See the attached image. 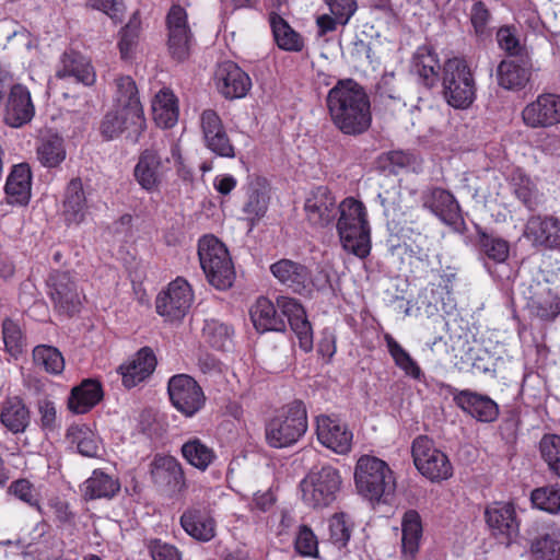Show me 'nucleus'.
<instances>
[{
  "label": "nucleus",
  "mask_w": 560,
  "mask_h": 560,
  "mask_svg": "<svg viewBox=\"0 0 560 560\" xmlns=\"http://www.w3.org/2000/svg\"><path fill=\"white\" fill-rule=\"evenodd\" d=\"M498 45L506 54L505 58L532 56V49L521 42L514 26H501L495 34Z\"/></svg>",
  "instance_id": "obj_52"
},
{
  "label": "nucleus",
  "mask_w": 560,
  "mask_h": 560,
  "mask_svg": "<svg viewBox=\"0 0 560 560\" xmlns=\"http://www.w3.org/2000/svg\"><path fill=\"white\" fill-rule=\"evenodd\" d=\"M86 5L104 12L115 22L121 21L125 11L121 0H88Z\"/></svg>",
  "instance_id": "obj_63"
},
{
  "label": "nucleus",
  "mask_w": 560,
  "mask_h": 560,
  "mask_svg": "<svg viewBox=\"0 0 560 560\" xmlns=\"http://www.w3.org/2000/svg\"><path fill=\"white\" fill-rule=\"evenodd\" d=\"M486 522L492 534L505 545L520 533V523L511 503H493L485 512Z\"/></svg>",
  "instance_id": "obj_25"
},
{
  "label": "nucleus",
  "mask_w": 560,
  "mask_h": 560,
  "mask_svg": "<svg viewBox=\"0 0 560 560\" xmlns=\"http://www.w3.org/2000/svg\"><path fill=\"white\" fill-rule=\"evenodd\" d=\"M306 430L305 405L301 400H294L266 424V440L271 447H288L296 443Z\"/></svg>",
  "instance_id": "obj_6"
},
{
  "label": "nucleus",
  "mask_w": 560,
  "mask_h": 560,
  "mask_svg": "<svg viewBox=\"0 0 560 560\" xmlns=\"http://www.w3.org/2000/svg\"><path fill=\"white\" fill-rule=\"evenodd\" d=\"M31 168L26 163L14 165L7 178L4 191L10 205L24 206L31 198Z\"/></svg>",
  "instance_id": "obj_35"
},
{
  "label": "nucleus",
  "mask_w": 560,
  "mask_h": 560,
  "mask_svg": "<svg viewBox=\"0 0 560 560\" xmlns=\"http://www.w3.org/2000/svg\"><path fill=\"white\" fill-rule=\"evenodd\" d=\"M530 560H560V526L536 521L526 529Z\"/></svg>",
  "instance_id": "obj_12"
},
{
  "label": "nucleus",
  "mask_w": 560,
  "mask_h": 560,
  "mask_svg": "<svg viewBox=\"0 0 560 560\" xmlns=\"http://www.w3.org/2000/svg\"><path fill=\"white\" fill-rule=\"evenodd\" d=\"M533 71L532 56L503 58L495 70L498 85L506 91H521L530 81Z\"/></svg>",
  "instance_id": "obj_18"
},
{
  "label": "nucleus",
  "mask_w": 560,
  "mask_h": 560,
  "mask_svg": "<svg viewBox=\"0 0 560 560\" xmlns=\"http://www.w3.org/2000/svg\"><path fill=\"white\" fill-rule=\"evenodd\" d=\"M443 97L456 109H467L476 100V80L467 61L451 58L445 61L442 74Z\"/></svg>",
  "instance_id": "obj_4"
},
{
  "label": "nucleus",
  "mask_w": 560,
  "mask_h": 560,
  "mask_svg": "<svg viewBox=\"0 0 560 560\" xmlns=\"http://www.w3.org/2000/svg\"><path fill=\"white\" fill-rule=\"evenodd\" d=\"M270 27L278 47L287 51H300L303 48L301 36L279 14L269 15Z\"/></svg>",
  "instance_id": "obj_45"
},
{
  "label": "nucleus",
  "mask_w": 560,
  "mask_h": 560,
  "mask_svg": "<svg viewBox=\"0 0 560 560\" xmlns=\"http://www.w3.org/2000/svg\"><path fill=\"white\" fill-rule=\"evenodd\" d=\"M173 406L187 417L198 412L205 404V395L199 384L189 375H174L167 386Z\"/></svg>",
  "instance_id": "obj_15"
},
{
  "label": "nucleus",
  "mask_w": 560,
  "mask_h": 560,
  "mask_svg": "<svg viewBox=\"0 0 560 560\" xmlns=\"http://www.w3.org/2000/svg\"><path fill=\"white\" fill-rule=\"evenodd\" d=\"M523 236L535 247L560 250V220L552 215H532L525 223Z\"/></svg>",
  "instance_id": "obj_20"
},
{
  "label": "nucleus",
  "mask_w": 560,
  "mask_h": 560,
  "mask_svg": "<svg viewBox=\"0 0 560 560\" xmlns=\"http://www.w3.org/2000/svg\"><path fill=\"white\" fill-rule=\"evenodd\" d=\"M529 312L542 320H553L560 314V296L546 281H532L525 292Z\"/></svg>",
  "instance_id": "obj_24"
},
{
  "label": "nucleus",
  "mask_w": 560,
  "mask_h": 560,
  "mask_svg": "<svg viewBox=\"0 0 560 560\" xmlns=\"http://www.w3.org/2000/svg\"><path fill=\"white\" fill-rule=\"evenodd\" d=\"M35 115L31 92L22 84H14L10 89L4 121L8 126L20 128L28 124Z\"/></svg>",
  "instance_id": "obj_30"
},
{
  "label": "nucleus",
  "mask_w": 560,
  "mask_h": 560,
  "mask_svg": "<svg viewBox=\"0 0 560 560\" xmlns=\"http://www.w3.org/2000/svg\"><path fill=\"white\" fill-rule=\"evenodd\" d=\"M192 300L194 294L189 283L183 278H177L158 295L155 308L168 320H179L189 311Z\"/></svg>",
  "instance_id": "obj_14"
},
{
  "label": "nucleus",
  "mask_w": 560,
  "mask_h": 560,
  "mask_svg": "<svg viewBox=\"0 0 560 560\" xmlns=\"http://www.w3.org/2000/svg\"><path fill=\"white\" fill-rule=\"evenodd\" d=\"M491 20V13L482 1H476L470 9V22L478 35H483Z\"/></svg>",
  "instance_id": "obj_64"
},
{
  "label": "nucleus",
  "mask_w": 560,
  "mask_h": 560,
  "mask_svg": "<svg viewBox=\"0 0 560 560\" xmlns=\"http://www.w3.org/2000/svg\"><path fill=\"white\" fill-rule=\"evenodd\" d=\"M354 485L358 493L371 502H387L396 489L394 474L387 463L362 455L354 467Z\"/></svg>",
  "instance_id": "obj_3"
},
{
  "label": "nucleus",
  "mask_w": 560,
  "mask_h": 560,
  "mask_svg": "<svg viewBox=\"0 0 560 560\" xmlns=\"http://www.w3.org/2000/svg\"><path fill=\"white\" fill-rule=\"evenodd\" d=\"M336 229L342 248L364 259L371 252V228L363 202L348 197L338 206Z\"/></svg>",
  "instance_id": "obj_2"
},
{
  "label": "nucleus",
  "mask_w": 560,
  "mask_h": 560,
  "mask_svg": "<svg viewBox=\"0 0 560 560\" xmlns=\"http://www.w3.org/2000/svg\"><path fill=\"white\" fill-rule=\"evenodd\" d=\"M525 126L538 129L560 124V95L542 93L528 103L522 110Z\"/></svg>",
  "instance_id": "obj_17"
},
{
  "label": "nucleus",
  "mask_w": 560,
  "mask_h": 560,
  "mask_svg": "<svg viewBox=\"0 0 560 560\" xmlns=\"http://www.w3.org/2000/svg\"><path fill=\"white\" fill-rule=\"evenodd\" d=\"M539 452L549 471L560 477V435L545 434L539 442Z\"/></svg>",
  "instance_id": "obj_56"
},
{
  "label": "nucleus",
  "mask_w": 560,
  "mask_h": 560,
  "mask_svg": "<svg viewBox=\"0 0 560 560\" xmlns=\"http://www.w3.org/2000/svg\"><path fill=\"white\" fill-rule=\"evenodd\" d=\"M412 458L419 472L433 482L446 480L453 475V466L434 442L425 435L416 438L411 446Z\"/></svg>",
  "instance_id": "obj_11"
},
{
  "label": "nucleus",
  "mask_w": 560,
  "mask_h": 560,
  "mask_svg": "<svg viewBox=\"0 0 560 560\" xmlns=\"http://www.w3.org/2000/svg\"><path fill=\"white\" fill-rule=\"evenodd\" d=\"M423 208L430 210L443 223L453 225L459 220V205L448 190L431 186L421 194Z\"/></svg>",
  "instance_id": "obj_29"
},
{
  "label": "nucleus",
  "mask_w": 560,
  "mask_h": 560,
  "mask_svg": "<svg viewBox=\"0 0 560 560\" xmlns=\"http://www.w3.org/2000/svg\"><path fill=\"white\" fill-rule=\"evenodd\" d=\"M116 107L125 108L135 113L144 114L138 96L136 82L129 75H121L115 80Z\"/></svg>",
  "instance_id": "obj_50"
},
{
  "label": "nucleus",
  "mask_w": 560,
  "mask_h": 560,
  "mask_svg": "<svg viewBox=\"0 0 560 560\" xmlns=\"http://www.w3.org/2000/svg\"><path fill=\"white\" fill-rule=\"evenodd\" d=\"M147 127L144 114L135 113L125 108L116 107L107 113L101 122V135L106 140L118 138L127 131V138L137 142Z\"/></svg>",
  "instance_id": "obj_16"
},
{
  "label": "nucleus",
  "mask_w": 560,
  "mask_h": 560,
  "mask_svg": "<svg viewBox=\"0 0 560 560\" xmlns=\"http://www.w3.org/2000/svg\"><path fill=\"white\" fill-rule=\"evenodd\" d=\"M67 439L77 446L81 455L86 457H97L100 455V440L86 424H72L69 427Z\"/></svg>",
  "instance_id": "obj_47"
},
{
  "label": "nucleus",
  "mask_w": 560,
  "mask_h": 560,
  "mask_svg": "<svg viewBox=\"0 0 560 560\" xmlns=\"http://www.w3.org/2000/svg\"><path fill=\"white\" fill-rule=\"evenodd\" d=\"M413 68L425 86L435 85L441 66L432 47L423 45L417 49L413 55Z\"/></svg>",
  "instance_id": "obj_41"
},
{
  "label": "nucleus",
  "mask_w": 560,
  "mask_h": 560,
  "mask_svg": "<svg viewBox=\"0 0 560 560\" xmlns=\"http://www.w3.org/2000/svg\"><path fill=\"white\" fill-rule=\"evenodd\" d=\"M422 523L419 513L409 510L404 514L401 522V552L407 559H413L417 555L422 538Z\"/></svg>",
  "instance_id": "obj_38"
},
{
  "label": "nucleus",
  "mask_w": 560,
  "mask_h": 560,
  "mask_svg": "<svg viewBox=\"0 0 560 560\" xmlns=\"http://www.w3.org/2000/svg\"><path fill=\"white\" fill-rule=\"evenodd\" d=\"M377 200L383 208V214L388 223L398 226L408 221L409 209L401 206V194L398 187H393L378 194Z\"/></svg>",
  "instance_id": "obj_46"
},
{
  "label": "nucleus",
  "mask_w": 560,
  "mask_h": 560,
  "mask_svg": "<svg viewBox=\"0 0 560 560\" xmlns=\"http://www.w3.org/2000/svg\"><path fill=\"white\" fill-rule=\"evenodd\" d=\"M139 38V25L129 22L119 33L118 48L120 58L129 61L135 57Z\"/></svg>",
  "instance_id": "obj_57"
},
{
  "label": "nucleus",
  "mask_w": 560,
  "mask_h": 560,
  "mask_svg": "<svg viewBox=\"0 0 560 560\" xmlns=\"http://www.w3.org/2000/svg\"><path fill=\"white\" fill-rule=\"evenodd\" d=\"M511 184L515 197L530 211L537 209L541 203V194L534 182L521 171L512 174Z\"/></svg>",
  "instance_id": "obj_48"
},
{
  "label": "nucleus",
  "mask_w": 560,
  "mask_h": 560,
  "mask_svg": "<svg viewBox=\"0 0 560 560\" xmlns=\"http://www.w3.org/2000/svg\"><path fill=\"white\" fill-rule=\"evenodd\" d=\"M277 307L285 316L304 352L313 349V330L303 306L293 298L278 296Z\"/></svg>",
  "instance_id": "obj_26"
},
{
  "label": "nucleus",
  "mask_w": 560,
  "mask_h": 560,
  "mask_svg": "<svg viewBox=\"0 0 560 560\" xmlns=\"http://www.w3.org/2000/svg\"><path fill=\"white\" fill-rule=\"evenodd\" d=\"M339 24L346 25L358 9L357 0H325Z\"/></svg>",
  "instance_id": "obj_62"
},
{
  "label": "nucleus",
  "mask_w": 560,
  "mask_h": 560,
  "mask_svg": "<svg viewBox=\"0 0 560 560\" xmlns=\"http://www.w3.org/2000/svg\"><path fill=\"white\" fill-rule=\"evenodd\" d=\"M200 266L208 282L218 290L232 287L235 271L224 244L213 235H205L198 243Z\"/></svg>",
  "instance_id": "obj_5"
},
{
  "label": "nucleus",
  "mask_w": 560,
  "mask_h": 560,
  "mask_svg": "<svg viewBox=\"0 0 560 560\" xmlns=\"http://www.w3.org/2000/svg\"><path fill=\"white\" fill-rule=\"evenodd\" d=\"M341 483L337 468L330 465L314 468L301 481L302 500L313 509L327 508L336 501Z\"/></svg>",
  "instance_id": "obj_7"
},
{
  "label": "nucleus",
  "mask_w": 560,
  "mask_h": 560,
  "mask_svg": "<svg viewBox=\"0 0 560 560\" xmlns=\"http://www.w3.org/2000/svg\"><path fill=\"white\" fill-rule=\"evenodd\" d=\"M384 340L396 366L402 370L406 375L415 380H421L423 372L409 352L390 334H385Z\"/></svg>",
  "instance_id": "obj_51"
},
{
  "label": "nucleus",
  "mask_w": 560,
  "mask_h": 560,
  "mask_svg": "<svg viewBox=\"0 0 560 560\" xmlns=\"http://www.w3.org/2000/svg\"><path fill=\"white\" fill-rule=\"evenodd\" d=\"M295 550L304 557L317 558L318 541L315 534L307 526H301L295 538Z\"/></svg>",
  "instance_id": "obj_60"
},
{
  "label": "nucleus",
  "mask_w": 560,
  "mask_h": 560,
  "mask_svg": "<svg viewBox=\"0 0 560 560\" xmlns=\"http://www.w3.org/2000/svg\"><path fill=\"white\" fill-rule=\"evenodd\" d=\"M304 210L307 221L315 228L332 224L338 214L336 198L326 186H318L310 192Z\"/></svg>",
  "instance_id": "obj_21"
},
{
  "label": "nucleus",
  "mask_w": 560,
  "mask_h": 560,
  "mask_svg": "<svg viewBox=\"0 0 560 560\" xmlns=\"http://www.w3.org/2000/svg\"><path fill=\"white\" fill-rule=\"evenodd\" d=\"M202 332L210 346L218 350H226L232 342L233 329L217 319L205 320Z\"/></svg>",
  "instance_id": "obj_54"
},
{
  "label": "nucleus",
  "mask_w": 560,
  "mask_h": 560,
  "mask_svg": "<svg viewBox=\"0 0 560 560\" xmlns=\"http://www.w3.org/2000/svg\"><path fill=\"white\" fill-rule=\"evenodd\" d=\"M153 118L162 128L173 127L178 119L175 95L170 90H161L152 102Z\"/></svg>",
  "instance_id": "obj_43"
},
{
  "label": "nucleus",
  "mask_w": 560,
  "mask_h": 560,
  "mask_svg": "<svg viewBox=\"0 0 560 560\" xmlns=\"http://www.w3.org/2000/svg\"><path fill=\"white\" fill-rule=\"evenodd\" d=\"M316 434L322 445L345 455L351 451L353 434L340 419L320 415L316 418Z\"/></svg>",
  "instance_id": "obj_19"
},
{
  "label": "nucleus",
  "mask_w": 560,
  "mask_h": 560,
  "mask_svg": "<svg viewBox=\"0 0 560 560\" xmlns=\"http://www.w3.org/2000/svg\"><path fill=\"white\" fill-rule=\"evenodd\" d=\"M453 400L465 413L480 422L490 423L499 417V406L489 396L470 389L455 390Z\"/></svg>",
  "instance_id": "obj_27"
},
{
  "label": "nucleus",
  "mask_w": 560,
  "mask_h": 560,
  "mask_svg": "<svg viewBox=\"0 0 560 560\" xmlns=\"http://www.w3.org/2000/svg\"><path fill=\"white\" fill-rule=\"evenodd\" d=\"M254 327L259 332L283 331L285 329V316L278 313L275 304L267 298L260 296L249 311Z\"/></svg>",
  "instance_id": "obj_34"
},
{
  "label": "nucleus",
  "mask_w": 560,
  "mask_h": 560,
  "mask_svg": "<svg viewBox=\"0 0 560 560\" xmlns=\"http://www.w3.org/2000/svg\"><path fill=\"white\" fill-rule=\"evenodd\" d=\"M269 269L279 283L301 295H308L314 289L323 290L329 282L326 272L320 271L312 278L311 270L305 265L287 258L273 262Z\"/></svg>",
  "instance_id": "obj_8"
},
{
  "label": "nucleus",
  "mask_w": 560,
  "mask_h": 560,
  "mask_svg": "<svg viewBox=\"0 0 560 560\" xmlns=\"http://www.w3.org/2000/svg\"><path fill=\"white\" fill-rule=\"evenodd\" d=\"M477 244L480 254L495 264L506 261L510 256V243L503 237L476 226Z\"/></svg>",
  "instance_id": "obj_39"
},
{
  "label": "nucleus",
  "mask_w": 560,
  "mask_h": 560,
  "mask_svg": "<svg viewBox=\"0 0 560 560\" xmlns=\"http://www.w3.org/2000/svg\"><path fill=\"white\" fill-rule=\"evenodd\" d=\"M119 489L120 485L117 479L98 469L92 472V476L83 482L81 488L86 500L110 499Z\"/></svg>",
  "instance_id": "obj_40"
},
{
  "label": "nucleus",
  "mask_w": 560,
  "mask_h": 560,
  "mask_svg": "<svg viewBox=\"0 0 560 560\" xmlns=\"http://www.w3.org/2000/svg\"><path fill=\"white\" fill-rule=\"evenodd\" d=\"M167 50L177 61H184L190 55L195 38L188 23L186 10L174 4L166 15Z\"/></svg>",
  "instance_id": "obj_13"
},
{
  "label": "nucleus",
  "mask_w": 560,
  "mask_h": 560,
  "mask_svg": "<svg viewBox=\"0 0 560 560\" xmlns=\"http://www.w3.org/2000/svg\"><path fill=\"white\" fill-rule=\"evenodd\" d=\"M328 530L331 544L338 548L346 547L351 537V528L343 513H337L329 518Z\"/></svg>",
  "instance_id": "obj_58"
},
{
  "label": "nucleus",
  "mask_w": 560,
  "mask_h": 560,
  "mask_svg": "<svg viewBox=\"0 0 560 560\" xmlns=\"http://www.w3.org/2000/svg\"><path fill=\"white\" fill-rule=\"evenodd\" d=\"M215 81L219 92L230 100L246 96L252 88V80L235 62L224 61L215 71Z\"/></svg>",
  "instance_id": "obj_28"
},
{
  "label": "nucleus",
  "mask_w": 560,
  "mask_h": 560,
  "mask_svg": "<svg viewBox=\"0 0 560 560\" xmlns=\"http://www.w3.org/2000/svg\"><path fill=\"white\" fill-rule=\"evenodd\" d=\"M326 103L331 122L341 133L357 137L370 129V98L355 81L340 80L329 90Z\"/></svg>",
  "instance_id": "obj_1"
},
{
  "label": "nucleus",
  "mask_w": 560,
  "mask_h": 560,
  "mask_svg": "<svg viewBox=\"0 0 560 560\" xmlns=\"http://www.w3.org/2000/svg\"><path fill=\"white\" fill-rule=\"evenodd\" d=\"M200 126L205 144L212 153L221 158L232 159L235 156L234 145L215 110H203L200 115Z\"/></svg>",
  "instance_id": "obj_22"
},
{
  "label": "nucleus",
  "mask_w": 560,
  "mask_h": 560,
  "mask_svg": "<svg viewBox=\"0 0 560 560\" xmlns=\"http://www.w3.org/2000/svg\"><path fill=\"white\" fill-rule=\"evenodd\" d=\"M530 501L533 505L550 514L560 512V488L547 486L532 491Z\"/></svg>",
  "instance_id": "obj_55"
},
{
  "label": "nucleus",
  "mask_w": 560,
  "mask_h": 560,
  "mask_svg": "<svg viewBox=\"0 0 560 560\" xmlns=\"http://www.w3.org/2000/svg\"><path fill=\"white\" fill-rule=\"evenodd\" d=\"M384 167L397 174L401 170L416 171L418 163L415 154L405 151H390L386 154Z\"/></svg>",
  "instance_id": "obj_59"
},
{
  "label": "nucleus",
  "mask_w": 560,
  "mask_h": 560,
  "mask_svg": "<svg viewBox=\"0 0 560 560\" xmlns=\"http://www.w3.org/2000/svg\"><path fill=\"white\" fill-rule=\"evenodd\" d=\"M37 159L40 164L48 168L59 166L67 156L65 141L57 133L43 136L36 148Z\"/></svg>",
  "instance_id": "obj_42"
},
{
  "label": "nucleus",
  "mask_w": 560,
  "mask_h": 560,
  "mask_svg": "<svg viewBox=\"0 0 560 560\" xmlns=\"http://www.w3.org/2000/svg\"><path fill=\"white\" fill-rule=\"evenodd\" d=\"M180 525L190 537L199 541H210L215 536V521L206 509L186 510L180 516Z\"/></svg>",
  "instance_id": "obj_33"
},
{
  "label": "nucleus",
  "mask_w": 560,
  "mask_h": 560,
  "mask_svg": "<svg viewBox=\"0 0 560 560\" xmlns=\"http://www.w3.org/2000/svg\"><path fill=\"white\" fill-rule=\"evenodd\" d=\"M180 153L177 144L171 149V158L164 156L155 148L143 150L135 166L133 175L138 184L147 191L158 189L166 173L171 170L172 160L180 163Z\"/></svg>",
  "instance_id": "obj_10"
},
{
  "label": "nucleus",
  "mask_w": 560,
  "mask_h": 560,
  "mask_svg": "<svg viewBox=\"0 0 560 560\" xmlns=\"http://www.w3.org/2000/svg\"><path fill=\"white\" fill-rule=\"evenodd\" d=\"M34 363L52 375L60 374L65 369L62 353L52 346L38 345L33 350Z\"/></svg>",
  "instance_id": "obj_53"
},
{
  "label": "nucleus",
  "mask_w": 560,
  "mask_h": 560,
  "mask_svg": "<svg viewBox=\"0 0 560 560\" xmlns=\"http://www.w3.org/2000/svg\"><path fill=\"white\" fill-rule=\"evenodd\" d=\"M103 398L102 385L96 380H84L79 386L72 388L68 398V408L78 415L91 410Z\"/></svg>",
  "instance_id": "obj_37"
},
{
  "label": "nucleus",
  "mask_w": 560,
  "mask_h": 560,
  "mask_svg": "<svg viewBox=\"0 0 560 560\" xmlns=\"http://www.w3.org/2000/svg\"><path fill=\"white\" fill-rule=\"evenodd\" d=\"M0 420L12 433H21L30 423V411L19 397L9 398L3 404Z\"/></svg>",
  "instance_id": "obj_44"
},
{
  "label": "nucleus",
  "mask_w": 560,
  "mask_h": 560,
  "mask_svg": "<svg viewBox=\"0 0 560 560\" xmlns=\"http://www.w3.org/2000/svg\"><path fill=\"white\" fill-rule=\"evenodd\" d=\"M56 78L63 80L73 78L75 82L91 86L96 80V74L91 62L74 50L65 51L57 65Z\"/></svg>",
  "instance_id": "obj_31"
},
{
  "label": "nucleus",
  "mask_w": 560,
  "mask_h": 560,
  "mask_svg": "<svg viewBox=\"0 0 560 560\" xmlns=\"http://www.w3.org/2000/svg\"><path fill=\"white\" fill-rule=\"evenodd\" d=\"M46 287L47 294L58 313L72 316L80 311L82 291L73 272L52 269L46 278Z\"/></svg>",
  "instance_id": "obj_9"
},
{
  "label": "nucleus",
  "mask_w": 560,
  "mask_h": 560,
  "mask_svg": "<svg viewBox=\"0 0 560 560\" xmlns=\"http://www.w3.org/2000/svg\"><path fill=\"white\" fill-rule=\"evenodd\" d=\"M268 209V199L264 192L253 190L248 200L243 207L244 213L250 221L259 220L262 218Z\"/></svg>",
  "instance_id": "obj_61"
},
{
  "label": "nucleus",
  "mask_w": 560,
  "mask_h": 560,
  "mask_svg": "<svg viewBox=\"0 0 560 560\" xmlns=\"http://www.w3.org/2000/svg\"><path fill=\"white\" fill-rule=\"evenodd\" d=\"M150 474L153 483L170 495L178 494L186 488L182 465L172 456H155Z\"/></svg>",
  "instance_id": "obj_23"
},
{
  "label": "nucleus",
  "mask_w": 560,
  "mask_h": 560,
  "mask_svg": "<svg viewBox=\"0 0 560 560\" xmlns=\"http://www.w3.org/2000/svg\"><path fill=\"white\" fill-rule=\"evenodd\" d=\"M155 366L156 358L153 350L149 347L141 348L129 363L119 368L124 386L127 388L137 386L153 373Z\"/></svg>",
  "instance_id": "obj_32"
},
{
  "label": "nucleus",
  "mask_w": 560,
  "mask_h": 560,
  "mask_svg": "<svg viewBox=\"0 0 560 560\" xmlns=\"http://www.w3.org/2000/svg\"><path fill=\"white\" fill-rule=\"evenodd\" d=\"M88 200L80 178H73L66 187L62 215L67 224H79L86 215Z\"/></svg>",
  "instance_id": "obj_36"
},
{
  "label": "nucleus",
  "mask_w": 560,
  "mask_h": 560,
  "mask_svg": "<svg viewBox=\"0 0 560 560\" xmlns=\"http://www.w3.org/2000/svg\"><path fill=\"white\" fill-rule=\"evenodd\" d=\"M182 455L191 466L202 471L217 458L214 451L198 438L183 444Z\"/></svg>",
  "instance_id": "obj_49"
}]
</instances>
